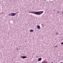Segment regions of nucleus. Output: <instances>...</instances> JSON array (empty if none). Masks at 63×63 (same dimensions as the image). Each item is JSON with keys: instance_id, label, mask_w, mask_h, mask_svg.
<instances>
[{"instance_id": "obj_9", "label": "nucleus", "mask_w": 63, "mask_h": 63, "mask_svg": "<svg viewBox=\"0 0 63 63\" xmlns=\"http://www.w3.org/2000/svg\"><path fill=\"white\" fill-rule=\"evenodd\" d=\"M56 34H57V35H58V33L57 32H56Z\"/></svg>"}, {"instance_id": "obj_1", "label": "nucleus", "mask_w": 63, "mask_h": 63, "mask_svg": "<svg viewBox=\"0 0 63 63\" xmlns=\"http://www.w3.org/2000/svg\"><path fill=\"white\" fill-rule=\"evenodd\" d=\"M44 13V11H40L38 12H35V11H32L31 12V13L32 14H34L36 15H40L42 14H43Z\"/></svg>"}, {"instance_id": "obj_16", "label": "nucleus", "mask_w": 63, "mask_h": 63, "mask_svg": "<svg viewBox=\"0 0 63 63\" xmlns=\"http://www.w3.org/2000/svg\"><path fill=\"white\" fill-rule=\"evenodd\" d=\"M53 63V62H51V63Z\"/></svg>"}, {"instance_id": "obj_2", "label": "nucleus", "mask_w": 63, "mask_h": 63, "mask_svg": "<svg viewBox=\"0 0 63 63\" xmlns=\"http://www.w3.org/2000/svg\"><path fill=\"white\" fill-rule=\"evenodd\" d=\"M11 14V16H15L16 15V13H12Z\"/></svg>"}, {"instance_id": "obj_7", "label": "nucleus", "mask_w": 63, "mask_h": 63, "mask_svg": "<svg viewBox=\"0 0 63 63\" xmlns=\"http://www.w3.org/2000/svg\"><path fill=\"white\" fill-rule=\"evenodd\" d=\"M4 14V13L2 12L1 13H0V14Z\"/></svg>"}, {"instance_id": "obj_17", "label": "nucleus", "mask_w": 63, "mask_h": 63, "mask_svg": "<svg viewBox=\"0 0 63 63\" xmlns=\"http://www.w3.org/2000/svg\"><path fill=\"white\" fill-rule=\"evenodd\" d=\"M62 14H63V11L62 12Z\"/></svg>"}, {"instance_id": "obj_3", "label": "nucleus", "mask_w": 63, "mask_h": 63, "mask_svg": "<svg viewBox=\"0 0 63 63\" xmlns=\"http://www.w3.org/2000/svg\"><path fill=\"white\" fill-rule=\"evenodd\" d=\"M21 58H23V59H24V58H27V57L25 56H21Z\"/></svg>"}, {"instance_id": "obj_14", "label": "nucleus", "mask_w": 63, "mask_h": 63, "mask_svg": "<svg viewBox=\"0 0 63 63\" xmlns=\"http://www.w3.org/2000/svg\"><path fill=\"white\" fill-rule=\"evenodd\" d=\"M44 63H47V62H45Z\"/></svg>"}, {"instance_id": "obj_10", "label": "nucleus", "mask_w": 63, "mask_h": 63, "mask_svg": "<svg viewBox=\"0 0 63 63\" xmlns=\"http://www.w3.org/2000/svg\"><path fill=\"white\" fill-rule=\"evenodd\" d=\"M8 16H11V15H10V14H8Z\"/></svg>"}, {"instance_id": "obj_13", "label": "nucleus", "mask_w": 63, "mask_h": 63, "mask_svg": "<svg viewBox=\"0 0 63 63\" xmlns=\"http://www.w3.org/2000/svg\"><path fill=\"white\" fill-rule=\"evenodd\" d=\"M59 13H60V12H59V11H58V14H59Z\"/></svg>"}, {"instance_id": "obj_5", "label": "nucleus", "mask_w": 63, "mask_h": 63, "mask_svg": "<svg viewBox=\"0 0 63 63\" xmlns=\"http://www.w3.org/2000/svg\"><path fill=\"white\" fill-rule=\"evenodd\" d=\"M37 28L38 29H40V26L39 25H37Z\"/></svg>"}, {"instance_id": "obj_12", "label": "nucleus", "mask_w": 63, "mask_h": 63, "mask_svg": "<svg viewBox=\"0 0 63 63\" xmlns=\"http://www.w3.org/2000/svg\"><path fill=\"white\" fill-rule=\"evenodd\" d=\"M57 47V46H55L54 47Z\"/></svg>"}, {"instance_id": "obj_15", "label": "nucleus", "mask_w": 63, "mask_h": 63, "mask_svg": "<svg viewBox=\"0 0 63 63\" xmlns=\"http://www.w3.org/2000/svg\"><path fill=\"white\" fill-rule=\"evenodd\" d=\"M16 13H18V12H16Z\"/></svg>"}, {"instance_id": "obj_11", "label": "nucleus", "mask_w": 63, "mask_h": 63, "mask_svg": "<svg viewBox=\"0 0 63 63\" xmlns=\"http://www.w3.org/2000/svg\"><path fill=\"white\" fill-rule=\"evenodd\" d=\"M29 13H30V11H29Z\"/></svg>"}, {"instance_id": "obj_6", "label": "nucleus", "mask_w": 63, "mask_h": 63, "mask_svg": "<svg viewBox=\"0 0 63 63\" xmlns=\"http://www.w3.org/2000/svg\"><path fill=\"white\" fill-rule=\"evenodd\" d=\"M30 32H33L34 31V30L31 29L30 30Z\"/></svg>"}, {"instance_id": "obj_8", "label": "nucleus", "mask_w": 63, "mask_h": 63, "mask_svg": "<svg viewBox=\"0 0 63 63\" xmlns=\"http://www.w3.org/2000/svg\"><path fill=\"white\" fill-rule=\"evenodd\" d=\"M60 44H61V45H63V42L62 43H60Z\"/></svg>"}, {"instance_id": "obj_4", "label": "nucleus", "mask_w": 63, "mask_h": 63, "mask_svg": "<svg viewBox=\"0 0 63 63\" xmlns=\"http://www.w3.org/2000/svg\"><path fill=\"white\" fill-rule=\"evenodd\" d=\"M42 58H39L38 60V61H41L42 60Z\"/></svg>"}]
</instances>
